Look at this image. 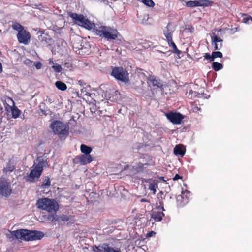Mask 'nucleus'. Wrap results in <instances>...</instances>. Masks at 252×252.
Returning <instances> with one entry per match:
<instances>
[{"label": "nucleus", "mask_w": 252, "mask_h": 252, "mask_svg": "<svg viewBox=\"0 0 252 252\" xmlns=\"http://www.w3.org/2000/svg\"><path fill=\"white\" fill-rule=\"evenodd\" d=\"M6 236L10 242L15 239H21L24 241H34L40 240L44 237L43 232L37 230L27 229H18L15 231H9Z\"/></svg>", "instance_id": "obj_1"}, {"label": "nucleus", "mask_w": 252, "mask_h": 252, "mask_svg": "<svg viewBox=\"0 0 252 252\" xmlns=\"http://www.w3.org/2000/svg\"><path fill=\"white\" fill-rule=\"evenodd\" d=\"M46 156L42 155L37 157L34 161V168L31 171L29 175L26 177V181L29 182H34L36 179H38L43 170V168L47 166Z\"/></svg>", "instance_id": "obj_2"}, {"label": "nucleus", "mask_w": 252, "mask_h": 252, "mask_svg": "<svg viewBox=\"0 0 252 252\" xmlns=\"http://www.w3.org/2000/svg\"><path fill=\"white\" fill-rule=\"evenodd\" d=\"M50 128L59 138L64 140L68 135L69 127L67 124L59 120H54L50 125Z\"/></svg>", "instance_id": "obj_3"}, {"label": "nucleus", "mask_w": 252, "mask_h": 252, "mask_svg": "<svg viewBox=\"0 0 252 252\" xmlns=\"http://www.w3.org/2000/svg\"><path fill=\"white\" fill-rule=\"evenodd\" d=\"M95 33L101 37H102L107 40H115L117 38L118 32L116 29H112L110 27L99 26L94 27Z\"/></svg>", "instance_id": "obj_4"}, {"label": "nucleus", "mask_w": 252, "mask_h": 252, "mask_svg": "<svg viewBox=\"0 0 252 252\" xmlns=\"http://www.w3.org/2000/svg\"><path fill=\"white\" fill-rule=\"evenodd\" d=\"M36 205L39 208L49 212L56 211L58 209V205L57 202L54 199L47 198L39 199L37 201Z\"/></svg>", "instance_id": "obj_5"}, {"label": "nucleus", "mask_w": 252, "mask_h": 252, "mask_svg": "<svg viewBox=\"0 0 252 252\" xmlns=\"http://www.w3.org/2000/svg\"><path fill=\"white\" fill-rule=\"evenodd\" d=\"M111 75L117 80L127 83L129 81L128 74L126 69L122 67H115L113 68Z\"/></svg>", "instance_id": "obj_6"}, {"label": "nucleus", "mask_w": 252, "mask_h": 252, "mask_svg": "<svg viewBox=\"0 0 252 252\" xmlns=\"http://www.w3.org/2000/svg\"><path fill=\"white\" fill-rule=\"evenodd\" d=\"M71 17L74 20V22L76 24L85 27L86 29H92L94 27V24L91 23L88 19H86L82 15L73 13L71 14Z\"/></svg>", "instance_id": "obj_7"}, {"label": "nucleus", "mask_w": 252, "mask_h": 252, "mask_svg": "<svg viewBox=\"0 0 252 252\" xmlns=\"http://www.w3.org/2000/svg\"><path fill=\"white\" fill-rule=\"evenodd\" d=\"M12 189L11 185L5 178L0 179V195L8 197L11 194Z\"/></svg>", "instance_id": "obj_8"}, {"label": "nucleus", "mask_w": 252, "mask_h": 252, "mask_svg": "<svg viewBox=\"0 0 252 252\" xmlns=\"http://www.w3.org/2000/svg\"><path fill=\"white\" fill-rule=\"evenodd\" d=\"M94 252H120V250L114 249L112 247L110 246L108 244L103 243L98 246L93 247Z\"/></svg>", "instance_id": "obj_9"}, {"label": "nucleus", "mask_w": 252, "mask_h": 252, "mask_svg": "<svg viewBox=\"0 0 252 252\" xmlns=\"http://www.w3.org/2000/svg\"><path fill=\"white\" fill-rule=\"evenodd\" d=\"M167 118L172 123L180 124L184 119V116L180 113L169 112L166 114Z\"/></svg>", "instance_id": "obj_10"}, {"label": "nucleus", "mask_w": 252, "mask_h": 252, "mask_svg": "<svg viewBox=\"0 0 252 252\" xmlns=\"http://www.w3.org/2000/svg\"><path fill=\"white\" fill-rule=\"evenodd\" d=\"M31 35L28 32L25 30L20 31L17 34V38L20 43L27 45L30 41Z\"/></svg>", "instance_id": "obj_11"}, {"label": "nucleus", "mask_w": 252, "mask_h": 252, "mask_svg": "<svg viewBox=\"0 0 252 252\" xmlns=\"http://www.w3.org/2000/svg\"><path fill=\"white\" fill-rule=\"evenodd\" d=\"M223 40L220 37L213 33L211 36V43L215 50H220L222 47Z\"/></svg>", "instance_id": "obj_12"}, {"label": "nucleus", "mask_w": 252, "mask_h": 252, "mask_svg": "<svg viewBox=\"0 0 252 252\" xmlns=\"http://www.w3.org/2000/svg\"><path fill=\"white\" fill-rule=\"evenodd\" d=\"M190 196V192L189 191L185 190L182 191L181 194L179 195L177 200L181 206H183L189 201V198Z\"/></svg>", "instance_id": "obj_13"}, {"label": "nucleus", "mask_w": 252, "mask_h": 252, "mask_svg": "<svg viewBox=\"0 0 252 252\" xmlns=\"http://www.w3.org/2000/svg\"><path fill=\"white\" fill-rule=\"evenodd\" d=\"M148 80V83L152 84L153 87H155V88L163 89V82L158 77L155 76H150Z\"/></svg>", "instance_id": "obj_14"}, {"label": "nucleus", "mask_w": 252, "mask_h": 252, "mask_svg": "<svg viewBox=\"0 0 252 252\" xmlns=\"http://www.w3.org/2000/svg\"><path fill=\"white\" fill-rule=\"evenodd\" d=\"M76 159L82 165L87 164L92 161L91 155H81L76 157Z\"/></svg>", "instance_id": "obj_15"}, {"label": "nucleus", "mask_w": 252, "mask_h": 252, "mask_svg": "<svg viewBox=\"0 0 252 252\" xmlns=\"http://www.w3.org/2000/svg\"><path fill=\"white\" fill-rule=\"evenodd\" d=\"M11 100L13 102V106H14V101L12 99ZM5 108L7 111H8L9 110H10L11 111L12 117L14 119L18 118L20 114L21 111L17 107H12L7 104V106L5 107Z\"/></svg>", "instance_id": "obj_16"}, {"label": "nucleus", "mask_w": 252, "mask_h": 252, "mask_svg": "<svg viewBox=\"0 0 252 252\" xmlns=\"http://www.w3.org/2000/svg\"><path fill=\"white\" fill-rule=\"evenodd\" d=\"M174 30L172 25L168 24L165 29L164 30V35L167 40H171L172 38V34Z\"/></svg>", "instance_id": "obj_17"}, {"label": "nucleus", "mask_w": 252, "mask_h": 252, "mask_svg": "<svg viewBox=\"0 0 252 252\" xmlns=\"http://www.w3.org/2000/svg\"><path fill=\"white\" fill-rule=\"evenodd\" d=\"M164 216V213L159 211H154L151 214V218L157 222L160 221Z\"/></svg>", "instance_id": "obj_18"}, {"label": "nucleus", "mask_w": 252, "mask_h": 252, "mask_svg": "<svg viewBox=\"0 0 252 252\" xmlns=\"http://www.w3.org/2000/svg\"><path fill=\"white\" fill-rule=\"evenodd\" d=\"M39 40L45 46L50 45L52 43V39L46 35H41L39 36Z\"/></svg>", "instance_id": "obj_19"}, {"label": "nucleus", "mask_w": 252, "mask_h": 252, "mask_svg": "<svg viewBox=\"0 0 252 252\" xmlns=\"http://www.w3.org/2000/svg\"><path fill=\"white\" fill-rule=\"evenodd\" d=\"M14 169L15 166L13 163L11 161H9L6 164V166L3 168V172L5 175H8L12 172Z\"/></svg>", "instance_id": "obj_20"}, {"label": "nucleus", "mask_w": 252, "mask_h": 252, "mask_svg": "<svg viewBox=\"0 0 252 252\" xmlns=\"http://www.w3.org/2000/svg\"><path fill=\"white\" fill-rule=\"evenodd\" d=\"M80 149L81 152L84 153L83 155H90V153L92 151V149L90 147L87 146L84 144H82L81 145Z\"/></svg>", "instance_id": "obj_21"}, {"label": "nucleus", "mask_w": 252, "mask_h": 252, "mask_svg": "<svg viewBox=\"0 0 252 252\" xmlns=\"http://www.w3.org/2000/svg\"><path fill=\"white\" fill-rule=\"evenodd\" d=\"M56 87L60 90L65 91L67 89L66 85L60 81H58L55 83Z\"/></svg>", "instance_id": "obj_22"}, {"label": "nucleus", "mask_w": 252, "mask_h": 252, "mask_svg": "<svg viewBox=\"0 0 252 252\" xmlns=\"http://www.w3.org/2000/svg\"><path fill=\"white\" fill-rule=\"evenodd\" d=\"M174 153L176 155H180L181 156H183L185 154V151L179 145L175 146L174 149Z\"/></svg>", "instance_id": "obj_23"}, {"label": "nucleus", "mask_w": 252, "mask_h": 252, "mask_svg": "<svg viewBox=\"0 0 252 252\" xmlns=\"http://www.w3.org/2000/svg\"><path fill=\"white\" fill-rule=\"evenodd\" d=\"M212 68L215 71H218L223 68V65L219 62H214L212 63Z\"/></svg>", "instance_id": "obj_24"}, {"label": "nucleus", "mask_w": 252, "mask_h": 252, "mask_svg": "<svg viewBox=\"0 0 252 252\" xmlns=\"http://www.w3.org/2000/svg\"><path fill=\"white\" fill-rule=\"evenodd\" d=\"M158 187V184L156 182H153L149 185L148 189L153 192V194H155L156 192V188Z\"/></svg>", "instance_id": "obj_25"}, {"label": "nucleus", "mask_w": 252, "mask_h": 252, "mask_svg": "<svg viewBox=\"0 0 252 252\" xmlns=\"http://www.w3.org/2000/svg\"><path fill=\"white\" fill-rule=\"evenodd\" d=\"M167 42L168 43V45L170 47H172L173 48V51L175 53H180V51L177 49V46L175 44L172 40V38L171 40H167Z\"/></svg>", "instance_id": "obj_26"}, {"label": "nucleus", "mask_w": 252, "mask_h": 252, "mask_svg": "<svg viewBox=\"0 0 252 252\" xmlns=\"http://www.w3.org/2000/svg\"><path fill=\"white\" fill-rule=\"evenodd\" d=\"M242 21L246 24L252 23V17L248 15H244L242 16Z\"/></svg>", "instance_id": "obj_27"}, {"label": "nucleus", "mask_w": 252, "mask_h": 252, "mask_svg": "<svg viewBox=\"0 0 252 252\" xmlns=\"http://www.w3.org/2000/svg\"><path fill=\"white\" fill-rule=\"evenodd\" d=\"M141 1L145 5L149 7H152L155 5V3L152 0H141Z\"/></svg>", "instance_id": "obj_28"}, {"label": "nucleus", "mask_w": 252, "mask_h": 252, "mask_svg": "<svg viewBox=\"0 0 252 252\" xmlns=\"http://www.w3.org/2000/svg\"><path fill=\"white\" fill-rule=\"evenodd\" d=\"M12 28L15 30L18 31L19 32L20 31H23V27L19 23H15L12 25Z\"/></svg>", "instance_id": "obj_29"}, {"label": "nucleus", "mask_w": 252, "mask_h": 252, "mask_svg": "<svg viewBox=\"0 0 252 252\" xmlns=\"http://www.w3.org/2000/svg\"><path fill=\"white\" fill-rule=\"evenodd\" d=\"M213 61L216 58H222V53L220 51H214L212 53Z\"/></svg>", "instance_id": "obj_30"}, {"label": "nucleus", "mask_w": 252, "mask_h": 252, "mask_svg": "<svg viewBox=\"0 0 252 252\" xmlns=\"http://www.w3.org/2000/svg\"><path fill=\"white\" fill-rule=\"evenodd\" d=\"M197 6H207V0H196Z\"/></svg>", "instance_id": "obj_31"}, {"label": "nucleus", "mask_w": 252, "mask_h": 252, "mask_svg": "<svg viewBox=\"0 0 252 252\" xmlns=\"http://www.w3.org/2000/svg\"><path fill=\"white\" fill-rule=\"evenodd\" d=\"M186 5L187 7L191 8L196 7L197 6L196 0L187 1L186 3Z\"/></svg>", "instance_id": "obj_32"}, {"label": "nucleus", "mask_w": 252, "mask_h": 252, "mask_svg": "<svg viewBox=\"0 0 252 252\" xmlns=\"http://www.w3.org/2000/svg\"><path fill=\"white\" fill-rule=\"evenodd\" d=\"M52 68L54 69V71L57 73H60L62 70V66L60 65L57 64L52 66Z\"/></svg>", "instance_id": "obj_33"}, {"label": "nucleus", "mask_w": 252, "mask_h": 252, "mask_svg": "<svg viewBox=\"0 0 252 252\" xmlns=\"http://www.w3.org/2000/svg\"><path fill=\"white\" fill-rule=\"evenodd\" d=\"M157 208L159 211L160 210L165 211V209L163 207V203L162 201H159V203H157Z\"/></svg>", "instance_id": "obj_34"}, {"label": "nucleus", "mask_w": 252, "mask_h": 252, "mask_svg": "<svg viewBox=\"0 0 252 252\" xmlns=\"http://www.w3.org/2000/svg\"><path fill=\"white\" fill-rule=\"evenodd\" d=\"M24 63L26 65H29V66H33L35 65V62H33V61H31L29 59H26L25 61H24Z\"/></svg>", "instance_id": "obj_35"}, {"label": "nucleus", "mask_w": 252, "mask_h": 252, "mask_svg": "<svg viewBox=\"0 0 252 252\" xmlns=\"http://www.w3.org/2000/svg\"><path fill=\"white\" fill-rule=\"evenodd\" d=\"M204 57L205 59L209 60L211 62L213 61L212 54L211 55L209 53H206L204 54Z\"/></svg>", "instance_id": "obj_36"}, {"label": "nucleus", "mask_w": 252, "mask_h": 252, "mask_svg": "<svg viewBox=\"0 0 252 252\" xmlns=\"http://www.w3.org/2000/svg\"><path fill=\"white\" fill-rule=\"evenodd\" d=\"M59 219L63 221H67L69 220V218L65 215H62L60 217Z\"/></svg>", "instance_id": "obj_37"}, {"label": "nucleus", "mask_w": 252, "mask_h": 252, "mask_svg": "<svg viewBox=\"0 0 252 252\" xmlns=\"http://www.w3.org/2000/svg\"><path fill=\"white\" fill-rule=\"evenodd\" d=\"M50 185V181L49 178L45 179L42 184L43 187H47Z\"/></svg>", "instance_id": "obj_38"}, {"label": "nucleus", "mask_w": 252, "mask_h": 252, "mask_svg": "<svg viewBox=\"0 0 252 252\" xmlns=\"http://www.w3.org/2000/svg\"><path fill=\"white\" fill-rule=\"evenodd\" d=\"M35 64L36 68L37 69H39L41 68L42 64L39 62L36 63V64L35 63Z\"/></svg>", "instance_id": "obj_39"}, {"label": "nucleus", "mask_w": 252, "mask_h": 252, "mask_svg": "<svg viewBox=\"0 0 252 252\" xmlns=\"http://www.w3.org/2000/svg\"><path fill=\"white\" fill-rule=\"evenodd\" d=\"M155 234V233L153 231H151L147 234L148 237H152Z\"/></svg>", "instance_id": "obj_40"}, {"label": "nucleus", "mask_w": 252, "mask_h": 252, "mask_svg": "<svg viewBox=\"0 0 252 252\" xmlns=\"http://www.w3.org/2000/svg\"><path fill=\"white\" fill-rule=\"evenodd\" d=\"M180 178H181V177L178 174H176L173 178V180H177Z\"/></svg>", "instance_id": "obj_41"}, {"label": "nucleus", "mask_w": 252, "mask_h": 252, "mask_svg": "<svg viewBox=\"0 0 252 252\" xmlns=\"http://www.w3.org/2000/svg\"><path fill=\"white\" fill-rule=\"evenodd\" d=\"M49 64L52 66L55 65L56 64L54 63V61L52 59H50L49 60Z\"/></svg>", "instance_id": "obj_42"}, {"label": "nucleus", "mask_w": 252, "mask_h": 252, "mask_svg": "<svg viewBox=\"0 0 252 252\" xmlns=\"http://www.w3.org/2000/svg\"><path fill=\"white\" fill-rule=\"evenodd\" d=\"M141 202H149V201L145 198H142L140 200Z\"/></svg>", "instance_id": "obj_43"}, {"label": "nucleus", "mask_w": 252, "mask_h": 252, "mask_svg": "<svg viewBox=\"0 0 252 252\" xmlns=\"http://www.w3.org/2000/svg\"><path fill=\"white\" fill-rule=\"evenodd\" d=\"M2 71V66L1 63L0 62V73Z\"/></svg>", "instance_id": "obj_44"}, {"label": "nucleus", "mask_w": 252, "mask_h": 252, "mask_svg": "<svg viewBox=\"0 0 252 252\" xmlns=\"http://www.w3.org/2000/svg\"><path fill=\"white\" fill-rule=\"evenodd\" d=\"M46 101H48V102H49V103H50L52 102V99H50V98H49L48 99H46Z\"/></svg>", "instance_id": "obj_45"}, {"label": "nucleus", "mask_w": 252, "mask_h": 252, "mask_svg": "<svg viewBox=\"0 0 252 252\" xmlns=\"http://www.w3.org/2000/svg\"><path fill=\"white\" fill-rule=\"evenodd\" d=\"M140 75H141V76H142V75L145 76L144 74V73H141L140 74Z\"/></svg>", "instance_id": "obj_46"}, {"label": "nucleus", "mask_w": 252, "mask_h": 252, "mask_svg": "<svg viewBox=\"0 0 252 252\" xmlns=\"http://www.w3.org/2000/svg\"><path fill=\"white\" fill-rule=\"evenodd\" d=\"M160 179H161V180H163V181H164V178H163V177H161V178H160Z\"/></svg>", "instance_id": "obj_47"}, {"label": "nucleus", "mask_w": 252, "mask_h": 252, "mask_svg": "<svg viewBox=\"0 0 252 252\" xmlns=\"http://www.w3.org/2000/svg\"><path fill=\"white\" fill-rule=\"evenodd\" d=\"M69 66H70V64L68 63V65H67V67L68 68Z\"/></svg>", "instance_id": "obj_48"}]
</instances>
